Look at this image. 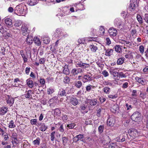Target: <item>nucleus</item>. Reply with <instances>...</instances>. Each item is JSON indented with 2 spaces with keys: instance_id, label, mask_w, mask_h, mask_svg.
I'll use <instances>...</instances> for the list:
<instances>
[{
  "instance_id": "nucleus-1",
  "label": "nucleus",
  "mask_w": 148,
  "mask_h": 148,
  "mask_svg": "<svg viewBox=\"0 0 148 148\" xmlns=\"http://www.w3.org/2000/svg\"><path fill=\"white\" fill-rule=\"evenodd\" d=\"M114 25L120 29H123L124 25V22H122L119 18H116L114 20Z\"/></svg>"
},
{
  "instance_id": "nucleus-2",
  "label": "nucleus",
  "mask_w": 148,
  "mask_h": 148,
  "mask_svg": "<svg viewBox=\"0 0 148 148\" xmlns=\"http://www.w3.org/2000/svg\"><path fill=\"white\" fill-rule=\"evenodd\" d=\"M141 116V114L140 112H136L131 116V119L134 121L138 122L140 120Z\"/></svg>"
},
{
  "instance_id": "nucleus-3",
  "label": "nucleus",
  "mask_w": 148,
  "mask_h": 148,
  "mask_svg": "<svg viewBox=\"0 0 148 148\" xmlns=\"http://www.w3.org/2000/svg\"><path fill=\"white\" fill-rule=\"evenodd\" d=\"M24 9L22 7V5L19 4L15 8L14 12L18 15H21L23 14Z\"/></svg>"
},
{
  "instance_id": "nucleus-4",
  "label": "nucleus",
  "mask_w": 148,
  "mask_h": 148,
  "mask_svg": "<svg viewBox=\"0 0 148 148\" xmlns=\"http://www.w3.org/2000/svg\"><path fill=\"white\" fill-rule=\"evenodd\" d=\"M75 66L76 67H80L82 69H86L89 68L90 66L89 64L86 63H84L81 61H76L75 62Z\"/></svg>"
},
{
  "instance_id": "nucleus-5",
  "label": "nucleus",
  "mask_w": 148,
  "mask_h": 148,
  "mask_svg": "<svg viewBox=\"0 0 148 148\" xmlns=\"http://www.w3.org/2000/svg\"><path fill=\"white\" fill-rule=\"evenodd\" d=\"M6 100L7 103L10 107L12 106L14 101V99L11 96L7 95L6 97Z\"/></svg>"
},
{
  "instance_id": "nucleus-6",
  "label": "nucleus",
  "mask_w": 148,
  "mask_h": 148,
  "mask_svg": "<svg viewBox=\"0 0 148 148\" xmlns=\"http://www.w3.org/2000/svg\"><path fill=\"white\" fill-rule=\"evenodd\" d=\"M110 36L112 37L115 36L117 34V32L116 29L114 27H111L109 28L108 30Z\"/></svg>"
},
{
  "instance_id": "nucleus-7",
  "label": "nucleus",
  "mask_w": 148,
  "mask_h": 148,
  "mask_svg": "<svg viewBox=\"0 0 148 148\" xmlns=\"http://www.w3.org/2000/svg\"><path fill=\"white\" fill-rule=\"evenodd\" d=\"M115 119L113 117H110L107 120L108 125L111 127L113 126L115 123Z\"/></svg>"
},
{
  "instance_id": "nucleus-8",
  "label": "nucleus",
  "mask_w": 148,
  "mask_h": 148,
  "mask_svg": "<svg viewBox=\"0 0 148 148\" xmlns=\"http://www.w3.org/2000/svg\"><path fill=\"white\" fill-rule=\"evenodd\" d=\"M21 29L22 34L24 36L26 35L28 33L27 27L26 24H24L22 25Z\"/></svg>"
},
{
  "instance_id": "nucleus-9",
  "label": "nucleus",
  "mask_w": 148,
  "mask_h": 148,
  "mask_svg": "<svg viewBox=\"0 0 148 148\" xmlns=\"http://www.w3.org/2000/svg\"><path fill=\"white\" fill-rule=\"evenodd\" d=\"M129 8L132 10H134L137 5V0H131Z\"/></svg>"
},
{
  "instance_id": "nucleus-10",
  "label": "nucleus",
  "mask_w": 148,
  "mask_h": 148,
  "mask_svg": "<svg viewBox=\"0 0 148 148\" xmlns=\"http://www.w3.org/2000/svg\"><path fill=\"white\" fill-rule=\"evenodd\" d=\"M84 138V136L82 134H79L73 138V141L76 142L79 140L82 141H83V138Z\"/></svg>"
},
{
  "instance_id": "nucleus-11",
  "label": "nucleus",
  "mask_w": 148,
  "mask_h": 148,
  "mask_svg": "<svg viewBox=\"0 0 148 148\" xmlns=\"http://www.w3.org/2000/svg\"><path fill=\"white\" fill-rule=\"evenodd\" d=\"M88 102L89 103L90 105L92 106H94L97 104L98 101L97 99H88Z\"/></svg>"
},
{
  "instance_id": "nucleus-12",
  "label": "nucleus",
  "mask_w": 148,
  "mask_h": 148,
  "mask_svg": "<svg viewBox=\"0 0 148 148\" xmlns=\"http://www.w3.org/2000/svg\"><path fill=\"white\" fill-rule=\"evenodd\" d=\"M70 103L73 105L75 106L78 104V101L77 99L76 98L72 97L70 99Z\"/></svg>"
},
{
  "instance_id": "nucleus-13",
  "label": "nucleus",
  "mask_w": 148,
  "mask_h": 148,
  "mask_svg": "<svg viewBox=\"0 0 148 148\" xmlns=\"http://www.w3.org/2000/svg\"><path fill=\"white\" fill-rule=\"evenodd\" d=\"M20 53L23 59L24 62H27V56L26 54H25L24 53V52L23 50L20 51Z\"/></svg>"
},
{
  "instance_id": "nucleus-14",
  "label": "nucleus",
  "mask_w": 148,
  "mask_h": 148,
  "mask_svg": "<svg viewBox=\"0 0 148 148\" xmlns=\"http://www.w3.org/2000/svg\"><path fill=\"white\" fill-rule=\"evenodd\" d=\"M5 23L9 27H11L12 25V20L8 18H5Z\"/></svg>"
},
{
  "instance_id": "nucleus-15",
  "label": "nucleus",
  "mask_w": 148,
  "mask_h": 148,
  "mask_svg": "<svg viewBox=\"0 0 148 148\" xmlns=\"http://www.w3.org/2000/svg\"><path fill=\"white\" fill-rule=\"evenodd\" d=\"M8 108L6 107H2L0 110V114L3 115L6 114L8 111Z\"/></svg>"
},
{
  "instance_id": "nucleus-16",
  "label": "nucleus",
  "mask_w": 148,
  "mask_h": 148,
  "mask_svg": "<svg viewBox=\"0 0 148 148\" xmlns=\"http://www.w3.org/2000/svg\"><path fill=\"white\" fill-rule=\"evenodd\" d=\"M26 83L29 88H32L34 87V82L32 80H30V78L26 80Z\"/></svg>"
},
{
  "instance_id": "nucleus-17",
  "label": "nucleus",
  "mask_w": 148,
  "mask_h": 148,
  "mask_svg": "<svg viewBox=\"0 0 148 148\" xmlns=\"http://www.w3.org/2000/svg\"><path fill=\"white\" fill-rule=\"evenodd\" d=\"M27 43L29 45L32 44L33 42V37L30 35H28L26 39Z\"/></svg>"
},
{
  "instance_id": "nucleus-18",
  "label": "nucleus",
  "mask_w": 148,
  "mask_h": 148,
  "mask_svg": "<svg viewBox=\"0 0 148 148\" xmlns=\"http://www.w3.org/2000/svg\"><path fill=\"white\" fill-rule=\"evenodd\" d=\"M89 47L91 51L93 53L96 52V51L98 49L97 47L94 45H90Z\"/></svg>"
},
{
  "instance_id": "nucleus-19",
  "label": "nucleus",
  "mask_w": 148,
  "mask_h": 148,
  "mask_svg": "<svg viewBox=\"0 0 148 148\" xmlns=\"http://www.w3.org/2000/svg\"><path fill=\"white\" fill-rule=\"evenodd\" d=\"M125 60V58L123 57L118 58L116 62L117 64L118 65L122 64L124 62Z\"/></svg>"
},
{
  "instance_id": "nucleus-20",
  "label": "nucleus",
  "mask_w": 148,
  "mask_h": 148,
  "mask_svg": "<svg viewBox=\"0 0 148 148\" xmlns=\"http://www.w3.org/2000/svg\"><path fill=\"white\" fill-rule=\"evenodd\" d=\"M34 41L35 44L39 46L41 44V42L40 39L37 37H34Z\"/></svg>"
},
{
  "instance_id": "nucleus-21",
  "label": "nucleus",
  "mask_w": 148,
  "mask_h": 148,
  "mask_svg": "<svg viewBox=\"0 0 148 148\" xmlns=\"http://www.w3.org/2000/svg\"><path fill=\"white\" fill-rule=\"evenodd\" d=\"M83 78L86 80L85 81H83V82L84 83L85 82H86L88 81H91L92 80V77L90 75H84L83 77Z\"/></svg>"
},
{
  "instance_id": "nucleus-22",
  "label": "nucleus",
  "mask_w": 148,
  "mask_h": 148,
  "mask_svg": "<svg viewBox=\"0 0 148 148\" xmlns=\"http://www.w3.org/2000/svg\"><path fill=\"white\" fill-rule=\"evenodd\" d=\"M105 33V30L104 27L101 26L99 31V34L100 36H103Z\"/></svg>"
},
{
  "instance_id": "nucleus-23",
  "label": "nucleus",
  "mask_w": 148,
  "mask_h": 148,
  "mask_svg": "<svg viewBox=\"0 0 148 148\" xmlns=\"http://www.w3.org/2000/svg\"><path fill=\"white\" fill-rule=\"evenodd\" d=\"M28 3L29 5L34 6L37 4L38 1L37 0H29Z\"/></svg>"
},
{
  "instance_id": "nucleus-24",
  "label": "nucleus",
  "mask_w": 148,
  "mask_h": 148,
  "mask_svg": "<svg viewBox=\"0 0 148 148\" xmlns=\"http://www.w3.org/2000/svg\"><path fill=\"white\" fill-rule=\"evenodd\" d=\"M113 50L112 49H108L106 51L105 55L110 56L112 54Z\"/></svg>"
},
{
  "instance_id": "nucleus-25",
  "label": "nucleus",
  "mask_w": 148,
  "mask_h": 148,
  "mask_svg": "<svg viewBox=\"0 0 148 148\" xmlns=\"http://www.w3.org/2000/svg\"><path fill=\"white\" fill-rule=\"evenodd\" d=\"M82 82L80 81H77L75 82V86L77 88H79L82 86Z\"/></svg>"
},
{
  "instance_id": "nucleus-26",
  "label": "nucleus",
  "mask_w": 148,
  "mask_h": 148,
  "mask_svg": "<svg viewBox=\"0 0 148 148\" xmlns=\"http://www.w3.org/2000/svg\"><path fill=\"white\" fill-rule=\"evenodd\" d=\"M40 139L38 137L36 138V140L33 141V143L35 145H40Z\"/></svg>"
},
{
  "instance_id": "nucleus-27",
  "label": "nucleus",
  "mask_w": 148,
  "mask_h": 148,
  "mask_svg": "<svg viewBox=\"0 0 148 148\" xmlns=\"http://www.w3.org/2000/svg\"><path fill=\"white\" fill-rule=\"evenodd\" d=\"M63 68V72L66 75H68L69 73V69L68 68V66L67 65H65Z\"/></svg>"
},
{
  "instance_id": "nucleus-28",
  "label": "nucleus",
  "mask_w": 148,
  "mask_h": 148,
  "mask_svg": "<svg viewBox=\"0 0 148 148\" xmlns=\"http://www.w3.org/2000/svg\"><path fill=\"white\" fill-rule=\"evenodd\" d=\"M135 79L139 83L141 84L142 85L144 84V82L143 78H140L138 77H135Z\"/></svg>"
},
{
  "instance_id": "nucleus-29",
  "label": "nucleus",
  "mask_w": 148,
  "mask_h": 148,
  "mask_svg": "<svg viewBox=\"0 0 148 148\" xmlns=\"http://www.w3.org/2000/svg\"><path fill=\"white\" fill-rule=\"evenodd\" d=\"M47 128V126H46L44 123H42L41 124L40 127V129L42 131H45Z\"/></svg>"
},
{
  "instance_id": "nucleus-30",
  "label": "nucleus",
  "mask_w": 148,
  "mask_h": 148,
  "mask_svg": "<svg viewBox=\"0 0 148 148\" xmlns=\"http://www.w3.org/2000/svg\"><path fill=\"white\" fill-rule=\"evenodd\" d=\"M118 108L117 105H114L111 108L110 110L113 113H115L118 110Z\"/></svg>"
},
{
  "instance_id": "nucleus-31",
  "label": "nucleus",
  "mask_w": 148,
  "mask_h": 148,
  "mask_svg": "<svg viewBox=\"0 0 148 148\" xmlns=\"http://www.w3.org/2000/svg\"><path fill=\"white\" fill-rule=\"evenodd\" d=\"M68 119V117L67 115L65 114H63L62 117V119L63 121L65 122H66L67 121Z\"/></svg>"
},
{
  "instance_id": "nucleus-32",
  "label": "nucleus",
  "mask_w": 148,
  "mask_h": 148,
  "mask_svg": "<svg viewBox=\"0 0 148 148\" xmlns=\"http://www.w3.org/2000/svg\"><path fill=\"white\" fill-rule=\"evenodd\" d=\"M55 132L54 131L51 132L50 134L51 140L52 142H53L55 139Z\"/></svg>"
},
{
  "instance_id": "nucleus-33",
  "label": "nucleus",
  "mask_w": 148,
  "mask_h": 148,
  "mask_svg": "<svg viewBox=\"0 0 148 148\" xmlns=\"http://www.w3.org/2000/svg\"><path fill=\"white\" fill-rule=\"evenodd\" d=\"M136 18L140 24H142L143 23V18L140 15L138 14Z\"/></svg>"
},
{
  "instance_id": "nucleus-34",
  "label": "nucleus",
  "mask_w": 148,
  "mask_h": 148,
  "mask_svg": "<svg viewBox=\"0 0 148 148\" xmlns=\"http://www.w3.org/2000/svg\"><path fill=\"white\" fill-rule=\"evenodd\" d=\"M22 24V22L19 20H18L15 21L14 26L16 27H19Z\"/></svg>"
},
{
  "instance_id": "nucleus-35",
  "label": "nucleus",
  "mask_w": 148,
  "mask_h": 148,
  "mask_svg": "<svg viewBox=\"0 0 148 148\" xmlns=\"http://www.w3.org/2000/svg\"><path fill=\"white\" fill-rule=\"evenodd\" d=\"M16 126L13 121H11L9 124L8 127L11 128H14Z\"/></svg>"
},
{
  "instance_id": "nucleus-36",
  "label": "nucleus",
  "mask_w": 148,
  "mask_h": 148,
  "mask_svg": "<svg viewBox=\"0 0 148 148\" xmlns=\"http://www.w3.org/2000/svg\"><path fill=\"white\" fill-rule=\"evenodd\" d=\"M115 50L116 52L118 53H121V46L119 45H116L115 46Z\"/></svg>"
},
{
  "instance_id": "nucleus-37",
  "label": "nucleus",
  "mask_w": 148,
  "mask_h": 148,
  "mask_svg": "<svg viewBox=\"0 0 148 148\" xmlns=\"http://www.w3.org/2000/svg\"><path fill=\"white\" fill-rule=\"evenodd\" d=\"M71 73L72 75L74 76H75L78 74L77 69L76 68L72 69Z\"/></svg>"
},
{
  "instance_id": "nucleus-38",
  "label": "nucleus",
  "mask_w": 148,
  "mask_h": 148,
  "mask_svg": "<svg viewBox=\"0 0 148 148\" xmlns=\"http://www.w3.org/2000/svg\"><path fill=\"white\" fill-rule=\"evenodd\" d=\"M28 143L26 140H24L22 141V144L21 145V147L24 148H26L28 145Z\"/></svg>"
},
{
  "instance_id": "nucleus-39",
  "label": "nucleus",
  "mask_w": 148,
  "mask_h": 148,
  "mask_svg": "<svg viewBox=\"0 0 148 148\" xmlns=\"http://www.w3.org/2000/svg\"><path fill=\"white\" fill-rule=\"evenodd\" d=\"M104 129V126L103 125H100L98 127V132L100 134H101L103 132Z\"/></svg>"
},
{
  "instance_id": "nucleus-40",
  "label": "nucleus",
  "mask_w": 148,
  "mask_h": 148,
  "mask_svg": "<svg viewBox=\"0 0 148 148\" xmlns=\"http://www.w3.org/2000/svg\"><path fill=\"white\" fill-rule=\"evenodd\" d=\"M103 91L106 94H108L110 91V88L107 87H106L103 88Z\"/></svg>"
},
{
  "instance_id": "nucleus-41",
  "label": "nucleus",
  "mask_w": 148,
  "mask_h": 148,
  "mask_svg": "<svg viewBox=\"0 0 148 148\" xmlns=\"http://www.w3.org/2000/svg\"><path fill=\"white\" fill-rule=\"evenodd\" d=\"M65 94L66 92L65 90L63 89L60 90V91L58 93V95L61 97L65 95Z\"/></svg>"
},
{
  "instance_id": "nucleus-42",
  "label": "nucleus",
  "mask_w": 148,
  "mask_h": 148,
  "mask_svg": "<svg viewBox=\"0 0 148 148\" xmlns=\"http://www.w3.org/2000/svg\"><path fill=\"white\" fill-rule=\"evenodd\" d=\"M61 112V111L58 108H56L54 110V113L55 115H59Z\"/></svg>"
},
{
  "instance_id": "nucleus-43",
  "label": "nucleus",
  "mask_w": 148,
  "mask_h": 148,
  "mask_svg": "<svg viewBox=\"0 0 148 148\" xmlns=\"http://www.w3.org/2000/svg\"><path fill=\"white\" fill-rule=\"evenodd\" d=\"M70 81V79L69 77L66 76L64 79V82L65 84H68Z\"/></svg>"
},
{
  "instance_id": "nucleus-44",
  "label": "nucleus",
  "mask_w": 148,
  "mask_h": 148,
  "mask_svg": "<svg viewBox=\"0 0 148 148\" xmlns=\"http://www.w3.org/2000/svg\"><path fill=\"white\" fill-rule=\"evenodd\" d=\"M116 146V143H111L108 146L109 148H115Z\"/></svg>"
},
{
  "instance_id": "nucleus-45",
  "label": "nucleus",
  "mask_w": 148,
  "mask_h": 148,
  "mask_svg": "<svg viewBox=\"0 0 148 148\" xmlns=\"http://www.w3.org/2000/svg\"><path fill=\"white\" fill-rule=\"evenodd\" d=\"M6 32V31L4 29V27L1 25H0V32L2 34H3Z\"/></svg>"
},
{
  "instance_id": "nucleus-46",
  "label": "nucleus",
  "mask_w": 148,
  "mask_h": 148,
  "mask_svg": "<svg viewBox=\"0 0 148 148\" xmlns=\"http://www.w3.org/2000/svg\"><path fill=\"white\" fill-rule=\"evenodd\" d=\"M43 41L44 43L47 44L49 42L50 39L49 38H46L43 40Z\"/></svg>"
},
{
  "instance_id": "nucleus-47",
  "label": "nucleus",
  "mask_w": 148,
  "mask_h": 148,
  "mask_svg": "<svg viewBox=\"0 0 148 148\" xmlns=\"http://www.w3.org/2000/svg\"><path fill=\"white\" fill-rule=\"evenodd\" d=\"M75 125L74 123H69L67 125V127L69 129H72L75 127Z\"/></svg>"
},
{
  "instance_id": "nucleus-48",
  "label": "nucleus",
  "mask_w": 148,
  "mask_h": 148,
  "mask_svg": "<svg viewBox=\"0 0 148 148\" xmlns=\"http://www.w3.org/2000/svg\"><path fill=\"white\" fill-rule=\"evenodd\" d=\"M62 139L63 144L64 145H65L67 143V141L68 140V138L66 137H64L62 138Z\"/></svg>"
},
{
  "instance_id": "nucleus-49",
  "label": "nucleus",
  "mask_w": 148,
  "mask_h": 148,
  "mask_svg": "<svg viewBox=\"0 0 148 148\" xmlns=\"http://www.w3.org/2000/svg\"><path fill=\"white\" fill-rule=\"evenodd\" d=\"M139 49L140 53L142 54H143L144 52V47L143 45H141L139 46Z\"/></svg>"
},
{
  "instance_id": "nucleus-50",
  "label": "nucleus",
  "mask_w": 148,
  "mask_h": 148,
  "mask_svg": "<svg viewBox=\"0 0 148 148\" xmlns=\"http://www.w3.org/2000/svg\"><path fill=\"white\" fill-rule=\"evenodd\" d=\"M31 92V90H28L26 94L25 95V97L26 98H29L31 96V95L30 93Z\"/></svg>"
},
{
  "instance_id": "nucleus-51",
  "label": "nucleus",
  "mask_w": 148,
  "mask_h": 148,
  "mask_svg": "<svg viewBox=\"0 0 148 148\" xmlns=\"http://www.w3.org/2000/svg\"><path fill=\"white\" fill-rule=\"evenodd\" d=\"M45 59L44 58H41L39 60V63L41 64H42L45 63Z\"/></svg>"
},
{
  "instance_id": "nucleus-52",
  "label": "nucleus",
  "mask_w": 148,
  "mask_h": 148,
  "mask_svg": "<svg viewBox=\"0 0 148 148\" xmlns=\"http://www.w3.org/2000/svg\"><path fill=\"white\" fill-rule=\"evenodd\" d=\"M92 87V85L89 84L86 86V90L88 92H90L91 90V87Z\"/></svg>"
},
{
  "instance_id": "nucleus-53",
  "label": "nucleus",
  "mask_w": 148,
  "mask_h": 148,
  "mask_svg": "<svg viewBox=\"0 0 148 148\" xmlns=\"http://www.w3.org/2000/svg\"><path fill=\"white\" fill-rule=\"evenodd\" d=\"M78 42L79 44H84L85 42V40L84 38H82L78 40Z\"/></svg>"
},
{
  "instance_id": "nucleus-54",
  "label": "nucleus",
  "mask_w": 148,
  "mask_h": 148,
  "mask_svg": "<svg viewBox=\"0 0 148 148\" xmlns=\"http://www.w3.org/2000/svg\"><path fill=\"white\" fill-rule=\"evenodd\" d=\"M144 20L145 21V22L148 23V14H145L144 17Z\"/></svg>"
},
{
  "instance_id": "nucleus-55",
  "label": "nucleus",
  "mask_w": 148,
  "mask_h": 148,
  "mask_svg": "<svg viewBox=\"0 0 148 148\" xmlns=\"http://www.w3.org/2000/svg\"><path fill=\"white\" fill-rule=\"evenodd\" d=\"M40 84L42 85L43 86L44 84H45V80L44 78H41L40 79Z\"/></svg>"
},
{
  "instance_id": "nucleus-56",
  "label": "nucleus",
  "mask_w": 148,
  "mask_h": 148,
  "mask_svg": "<svg viewBox=\"0 0 148 148\" xmlns=\"http://www.w3.org/2000/svg\"><path fill=\"white\" fill-rule=\"evenodd\" d=\"M128 86V83L127 82L124 83L122 86V88H127Z\"/></svg>"
},
{
  "instance_id": "nucleus-57",
  "label": "nucleus",
  "mask_w": 148,
  "mask_h": 148,
  "mask_svg": "<svg viewBox=\"0 0 148 148\" xmlns=\"http://www.w3.org/2000/svg\"><path fill=\"white\" fill-rule=\"evenodd\" d=\"M54 91L53 89L52 88H49L48 89L47 93L49 94H52Z\"/></svg>"
},
{
  "instance_id": "nucleus-58",
  "label": "nucleus",
  "mask_w": 148,
  "mask_h": 148,
  "mask_svg": "<svg viewBox=\"0 0 148 148\" xmlns=\"http://www.w3.org/2000/svg\"><path fill=\"white\" fill-rule=\"evenodd\" d=\"M37 122V119H31V123L32 125H36Z\"/></svg>"
},
{
  "instance_id": "nucleus-59",
  "label": "nucleus",
  "mask_w": 148,
  "mask_h": 148,
  "mask_svg": "<svg viewBox=\"0 0 148 148\" xmlns=\"http://www.w3.org/2000/svg\"><path fill=\"white\" fill-rule=\"evenodd\" d=\"M91 35L92 36L95 35L96 34V30L94 29H92V31L91 32Z\"/></svg>"
},
{
  "instance_id": "nucleus-60",
  "label": "nucleus",
  "mask_w": 148,
  "mask_h": 148,
  "mask_svg": "<svg viewBox=\"0 0 148 148\" xmlns=\"http://www.w3.org/2000/svg\"><path fill=\"white\" fill-rule=\"evenodd\" d=\"M102 73L105 77H107L109 75L108 72L106 70L103 71Z\"/></svg>"
},
{
  "instance_id": "nucleus-61",
  "label": "nucleus",
  "mask_w": 148,
  "mask_h": 148,
  "mask_svg": "<svg viewBox=\"0 0 148 148\" xmlns=\"http://www.w3.org/2000/svg\"><path fill=\"white\" fill-rule=\"evenodd\" d=\"M132 44L131 42L126 41L125 46H126V47H130L132 46Z\"/></svg>"
},
{
  "instance_id": "nucleus-62",
  "label": "nucleus",
  "mask_w": 148,
  "mask_h": 148,
  "mask_svg": "<svg viewBox=\"0 0 148 148\" xmlns=\"http://www.w3.org/2000/svg\"><path fill=\"white\" fill-rule=\"evenodd\" d=\"M106 43L108 45H109L111 44V42L109 38H107L106 39Z\"/></svg>"
},
{
  "instance_id": "nucleus-63",
  "label": "nucleus",
  "mask_w": 148,
  "mask_h": 148,
  "mask_svg": "<svg viewBox=\"0 0 148 148\" xmlns=\"http://www.w3.org/2000/svg\"><path fill=\"white\" fill-rule=\"evenodd\" d=\"M132 95L133 97H136L137 96V91L136 90H133L132 91Z\"/></svg>"
},
{
  "instance_id": "nucleus-64",
  "label": "nucleus",
  "mask_w": 148,
  "mask_h": 148,
  "mask_svg": "<svg viewBox=\"0 0 148 148\" xmlns=\"http://www.w3.org/2000/svg\"><path fill=\"white\" fill-rule=\"evenodd\" d=\"M8 10L9 12L12 13L13 12L14 9L12 7H10L8 8Z\"/></svg>"
}]
</instances>
